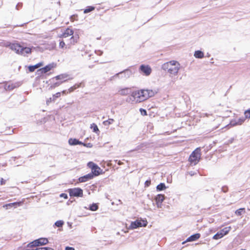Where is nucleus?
<instances>
[{
    "instance_id": "16",
    "label": "nucleus",
    "mask_w": 250,
    "mask_h": 250,
    "mask_svg": "<svg viewBox=\"0 0 250 250\" xmlns=\"http://www.w3.org/2000/svg\"><path fill=\"white\" fill-rule=\"evenodd\" d=\"M200 234L197 233L191 235L188 237L186 240L187 242H192L197 240L200 237Z\"/></svg>"
},
{
    "instance_id": "8",
    "label": "nucleus",
    "mask_w": 250,
    "mask_h": 250,
    "mask_svg": "<svg viewBox=\"0 0 250 250\" xmlns=\"http://www.w3.org/2000/svg\"><path fill=\"white\" fill-rule=\"evenodd\" d=\"M68 192L71 197H81L83 196V190L79 188H70L68 189Z\"/></svg>"
},
{
    "instance_id": "4",
    "label": "nucleus",
    "mask_w": 250,
    "mask_h": 250,
    "mask_svg": "<svg viewBox=\"0 0 250 250\" xmlns=\"http://www.w3.org/2000/svg\"><path fill=\"white\" fill-rule=\"evenodd\" d=\"M48 243L49 241L47 238L42 237L36 239L29 243L28 244H27V247L30 249H33L35 247L45 245Z\"/></svg>"
},
{
    "instance_id": "48",
    "label": "nucleus",
    "mask_w": 250,
    "mask_h": 250,
    "mask_svg": "<svg viewBox=\"0 0 250 250\" xmlns=\"http://www.w3.org/2000/svg\"><path fill=\"white\" fill-rule=\"evenodd\" d=\"M83 146H86L87 147H91L92 145L90 143L85 144V145H83Z\"/></svg>"
},
{
    "instance_id": "23",
    "label": "nucleus",
    "mask_w": 250,
    "mask_h": 250,
    "mask_svg": "<svg viewBox=\"0 0 250 250\" xmlns=\"http://www.w3.org/2000/svg\"><path fill=\"white\" fill-rule=\"evenodd\" d=\"M118 92L121 95L125 96L130 93V89L129 88L126 87L121 89L118 91Z\"/></svg>"
},
{
    "instance_id": "37",
    "label": "nucleus",
    "mask_w": 250,
    "mask_h": 250,
    "mask_svg": "<svg viewBox=\"0 0 250 250\" xmlns=\"http://www.w3.org/2000/svg\"><path fill=\"white\" fill-rule=\"evenodd\" d=\"M114 121L113 119H109L108 120L105 121L104 122V125H108L111 124Z\"/></svg>"
},
{
    "instance_id": "13",
    "label": "nucleus",
    "mask_w": 250,
    "mask_h": 250,
    "mask_svg": "<svg viewBox=\"0 0 250 250\" xmlns=\"http://www.w3.org/2000/svg\"><path fill=\"white\" fill-rule=\"evenodd\" d=\"M94 177L93 176V175L89 173L87 174H86L83 176L80 177L78 180L80 183H83L89 181L91 179H92Z\"/></svg>"
},
{
    "instance_id": "7",
    "label": "nucleus",
    "mask_w": 250,
    "mask_h": 250,
    "mask_svg": "<svg viewBox=\"0 0 250 250\" xmlns=\"http://www.w3.org/2000/svg\"><path fill=\"white\" fill-rule=\"evenodd\" d=\"M147 224L146 220H136L135 221L132 222L128 228V229H133L139 227H146Z\"/></svg>"
},
{
    "instance_id": "25",
    "label": "nucleus",
    "mask_w": 250,
    "mask_h": 250,
    "mask_svg": "<svg viewBox=\"0 0 250 250\" xmlns=\"http://www.w3.org/2000/svg\"><path fill=\"white\" fill-rule=\"evenodd\" d=\"M134 93V92H133L131 94V96H128V97H127L126 99V101L128 103H130V102H134L135 101H137V99H138V97H135V95L134 96L133 94Z\"/></svg>"
},
{
    "instance_id": "42",
    "label": "nucleus",
    "mask_w": 250,
    "mask_h": 250,
    "mask_svg": "<svg viewBox=\"0 0 250 250\" xmlns=\"http://www.w3.org/2000/svg\"><path fill=\"white\" fill-rule=\"evenodd\" d=\"M22 6V3L19 2L16 6V9L18 10L20 9V8H21Z\"/></svg>"
},
{
    "instance_id": "55",
    "label": "nucleus",
    "mask_w": 250,
    "mask_h": 250,
    "mask_svg": "<svg viewBox=\"0 0 250 250\" xmlns=\"http://www.w3.org/2000/svg\"><path fill=\"white\" fill-rule=\"evenodd\" d=\"M241 250H246L245 249H241Z\"/></svg>"
},
{
    "instance_id": "40",
    "label": "nucleus",
    "mask_w": 250,
    "mask_h": 250,
    "mask_svg": "<svg viewBox=\"0 0 250 250\" xmlns=\"http://www.w3.org/2000/svg\"><path fill=\"white\" fill-rule=\"evenodd\" d=\"M221 190L222 192L226 193L228 191V187L227 186H223Z\"/></svg>"
},
{
    "instance_id": "15",
    "label": "nucleus",
    "mask_w": 250,
    "mask_h": 250,
    "mask_svg": "<svg viewBox=\"0 0 250 250\" xmlns=\"http://www.w3.org/2000/svg\"><path fill=\"white\" fill-rule=\"evenodd\" d=\"M74 31L73 30L70 29L68 28L66 29L64 32L60 36L61 38H66L69 36H71L73 34Z\"/></svg>"
},
{
    "instance_id": "51",
    "label": "nucleus",
    "mask_w": 250,
    "mask_h": 250,
    "mask_svg": "<svg viewBox=\"0 0 250 250\" xmlns=\"http://www.w3.org/2000/svg\"><path fill=\"white\" fill-rule=\"evenodd\" d=\"M189 174H190L191 176H192V175H194V174L192 173V171H190V172H189Z\"/></svg>"
},
{
    "instance_id": "36",
    "label": "nucleus",
    "mask_w": 250,
    "mask_h": 250,
    "mask_svg": "<svg viewBox=\"0 0 250 250\" xmlns=\"http://www.w3.org/2000/svg\"><path fill=\"white\" fill-rule=\"evenodd\" d=\"M245 212V208H240L235 211V213L236 215L240 216L242 215L243 212Z\"/></svg>"
},
{
    "instance_id": "38",
    "label": "nucleus",
    "mask_w": 250,
    "mask_h": 250,
    "mask_svg": "<svg viewBox=\"0 0 250 250\" xmlns=\"http://www.w3.org/2000/svg\"><path fill=\"white\" fill-rule=\"evenodd\" d=\"M244 114L246 118H250V108L246 110Z\"/></svg>"
},
{
    "instance_id": "44",
    "label": "nucleus",
    "mask_w": 250,
    "mask_h": 250,
    "mask_svg": "<svg viewBox=\"0 0 250 250\" xmlns=\"http://www.w3.org/2000/svg\"><path fill=\"white\" fill-rule=\"evenodd\" d=\"M48 247L36 248L33 250H48Z\"/></svg>"
},
{
    "instance_id": "5",
    "label": "nucleus",
    "mask_w": 250,
    "mask_h": 250,
    "mask_svg": "<svg viewBox=\"0 0 250 250\" xmlns=\"http://www.w3.org/2000/svg\"><path fill=\"white\" fill-rule=\"evenodd\" d=\"M200 151V148L198 147L191 153L188 159V161L191 164L195 165L199 162L201 158Z\"/></svg>"
},
{
    "instance_id": "20",
    "label": "nucleus",
    "mask_w": 250,
    "mask_h": 250,
    "mask_svg": "<svg viewBox=\"0 0 250 250\" xmlns=\"http://www.w3.org/2000/svg\"><path fill=\"white\" fill-rule=\"evenodd\" d=\"M81 86H82V87L84 86V84L82 82L80 83H76V84H74L73 86L70 87L68 89V91L67 92V93H71V92H73V91H74L77 88L80 87Z\"/></svg>"
},
{
    "instance_id": "41",
    "label": "nucleus",
    "mask_w": 250,
    "mask_h": 250,
    "mask_svg": "<svg viewBox=\"0 0 250 250\" xmlns=\"http://www.w3.org/2000/svg\"><path fill=\"white\" fill-rule=\"evenodd\" d=\"M151 184V180L149 179V180H147L146 181L145 183V187H148Z\"/></svg>"
},
{
    "instance_id": "39",
    "label": "nucleus",
    "mask_w": 250,
    "mask_h": 250,
    "mask_svg": "<svg viewBox=\"0 0 250 250\" xmlns=\"http://www.w3.org/2000/svg\"><path fill=\"white\" fill-rule=\"evenodd\" d=\"M139 110L142 115H147V111L146 109L141 108Z\"/></svg>"
},
{
    "instance_id": "46",
    "label": "nucleus",
    "mask_w": 250,
    "mask_h": 250,
    "mask_svg": "<svg viewBox=\"0 0 250 250\" xmlns=\"http://www.w3.org/2000/svg\"><path fill=\"white\" fill-rule=\"evenodd\" d=\"M234 139L233 138H231V139H230L228 141L227 144H229L232 143L233 141H234Z\"/></svg>"
},
{
    "instance_id": "54",
    "label": "nucleus",
    "mask_w": 250,
    "mask_h": 250,
    "mask_svg": "<svg viewBox=\"0 0 250 250\" xmlns=\"http://www.w3.org/2000/svg\"><path fill=\"white\" fill-rule=\"evenodd\" d=\"M90 68H91L92 66H89Z\"/></svg>"
},
{
    "instance_id": "10",
    "label": "nucleus",
    "mask_w": 250,
    "mask_h": 250,
    "mask_svg": "<svg viewBox=\"0 0 250 250\" xmlns=\"http://www.w3.org/2000/svg\"><path fill=\"white\" fill-rule=\"evenodd\" d=\"M54 67V63H53L49 64L46 65L45 66L39 69L38 70V72H40V73H39L38 74H45V73L48 72V71H49L50 70H51Z\"/></svg>"
},
{
    "instance_id": "34",
    "label": "nucleus",
    "mask_w": 250,
    "mask_h": 250,
    "mask_svg": "<svg viewBox=\"0 0 250 250\" xmlns=\"http://www.w3.org/2000/svg\"><path fill=\"white\" fill-rule=\"evenodd\" d=\"M90 127L91 129H93V131L94 132L97 133L98 132H100L97 125L94 123H93L91 125Z\"/></svg>"
},
{
    "instance_id": "49",
    "label": "nucleus",
    "mask_w": 250,
    "mask_h": 250,
    "mask_svg": "<svg viewBox=\"0 0 250 250\" xmlns=\"http://www.w3.org/2000/svg\"><path fill=\"white\" fill-rule=\"evenodd\" d=\"M5 181L3 178H1L0 180V185H3L5 184Z\"/></svg>"
},
{
    "instance_id": "33",
    "label": "nucleus",
    "mask_w": 250,
    "mask_h": 250,
    "mask_svg": "<svg viewBox=\"0 0 250 250\" xmlns=\"http://www.w3.org/2000/svg\"><path fill=\"white\" fill-rule=\"evenodd\" d=\"M87 166L88 167L91 168V170L92 169H93L94 167H96V168H97V167H98V165L97 164H95L94 163H93V162H88L87 163Z\"/></svg>"
},
{
    "instance_id": "26",
    "label": "nucleus",
    "mask_w": 250,
    "mask_h": 250,
    "mask_svg": "<svg viewBox=\"0 0 250 250\" xmlns=\"http://www.w3.org/2000/svg\"><path fill=\"white\" fill-rule=\"evenodd\" d=\"M194 56L196 58L201 59L204 57V53L200 50L195 51Z\"/></svg>"
},
{
    "instance_id": "43",
    "label": "nucleus",
    "mask_w": 250,
    "mask_h": 250,
    "mask_svg": "<svg viewBox=\"0 0 250 250\" xmlns=\"http://www.w3.org/2000/svg\"><path fill=\"white\" fill-rule=\"evenodd\" d=\"M65 42H63V41H61L60 42L59 46L60 48H62L65 46Z\"/></svg>"
},
{
    "instance_id": "24",
    "label": "nucleus",
    "mask_w": 250,
    "mask_h": 250,
    "mask_svg": "<svg viewBox=\"0 0 250 250\" xmlns=\"http://www.w3.org/2000/svg\"><path fill=\"white\" fill-rule=\"evenodd\" d=\"M17 87V85L14 83L7 84L4 85V89L7 91H11Z\"/></svg>"
},
{
    "instance_id": "19",
    "label": "nucleus",
    "mask_w": 250,
    "mask_h": 250,
    "mask_svg": "<svg viewBox=\"0 0 250 250\" xmlns=\"http://www.w3.org/2000/svg\"><path fill=\"white\" fill-rule=\"evenodd\" d=\"M43 65V63L42 62H39L35 65H29L28 67V70L29 72H34L36 69L39 68L40 67H41V66H42Z\"/></svg>"
},
{
    "instance_id": "35",
    "label": "nucleus",
    "mask_w": 250,
    "mask_h": 250,
    "mask_svg": "<svg viewBox=\"0 0 250 250\" xmlns=\"http://www.w3.org/2000/svg\"><path fill=\"white\" fill-rule=\"evenodd\" d=\"M63 224H64V222L63 221H62V220H59V221H57L55 223L54 225L57 227L61 228V227H62Z\"/></svg>"
},
{
    "instance_id": "27",
    "label": "nucleus",
    "mask_w": 250,
    "mask_h": 250,
    "mask_svg": "<svg viewBox=\"0 0 250 250\" xmlns=\"http://www.w3.org/2000/svg\"><path fill=\"white\" fill-rule=\"evenodd\" d=\"M68 75L66 74H62L59 75H58L56 76L55 77L52 78V81H53L55 79L56 80H63L64 79H65L67 77Z\"/></svg>"
},
{
    "instance_id": "21",
    "label": "nucleus",
    "mask_w": 250,
    "mask_h": 250,
    "mask_svg": "<svg viewBox=\"0 0 250 250\" xmlns=\"http://www.w3.org/2000/svg\"><path fill=\"white\" fill-rule=\"evenodd\" d=\"M61 92H57L55 94H54L52 96V98H50L47 99L46 101L47 104H49L52 101H55L56 99L61 96Z\"/></svg>"
},
{
    "instance_id": "53",
    "label": "nucleus",
    "mask_w": 250,
    "mask_h": 250,
    "mask_svg": "<svg viewBox=\"0 0 250 250\" xmlns=\"http://www.w3.org/2000/svg\"><path fill=\"white\" fill-rule=\"evenodd\" d=\"M65 92H66V91H65V90H63V91H62V92L63 93H65Z\"/></svg>"
},
{
    "instance_id": "2",
    "label": "nucleus",
    "mask_w": 250,
    "mask_h": 250,
    "mask_svg": "<svg viewBox=\"0 0 250 250\" xmlns=\"http://www.w3.org/2000/svg\"><path fill=\"white\" fill-rule=\"evenodd\" d=\"M6 46L9 47L11 50L15 51L16 53L25 55L31 53V49L27 47H23L18 43H6Z\"/></svg>"
},
{
    "instance_id": "6",
    "label": "nucleus",
    "mask_w": 250,
    "mask_h": 250,
    "mask_svg": "<svg viewBox=\"0 0 250 250\" xmlns=\"http://www.w3.org/2000/svg\"><path fill=\"white\" fill-rule=\"evenodd\" d=\"M132 74L133 73L132 71L129 68H127L122 71L116 73L111 78L110 80H112V79L117 78L120 79L126 80L130 78Z\"/></svg>"
},
{
    "instance_id": "52",
    "label": "nucleus",
    "mask_w": 250,
    "mask_h": 250,
    "mask_svg": "<svg viewBox=\"0 0 250 250\" xmlns=\"http://www.w3.org/2000/svg\"><path fill=\"white\" fill-rule=\"evenodd\" d=\"M48 250H54L53 249L48 247Z\"/></svg>"
},
{
    "instance_id": "9",
    "label": "nucleus",
    "mask_w": 250,
    "mask_h": 250,
    "mask_svg": "<svg viewBox=\"0 0 250 250\" xmlns=\"http://www.w3.org/2000/svg\"><path fill=\"white\" fill-rule=\"evenodd\" d=\"M230 230V227H226L219 231L217 232L214 236L212 238L215 240H217L222 238L224 236L227 234Z\"/></svg>"
},
{
    "instance_id": "11",
    "label": "nucleus",
    "mask_w": 250,
    "mask_h": 250,
    "mask_svg": "<svg viewBox=\"0 0 250 250\" xmlns=\"http://www.w3.org/2000/svg\"><path fill=\"white\" fill-rule=\"evenodd\" d=\"M165 195L162 194H159L155 197V200L156 201L158 208H162V204L165 199Z\"/></svg>"
},
{
    "instance_id": "29",
    "label": "nucleus",
    "mask_w": 250,
    "mask_h": 250,
    "mask_svg": "<svg viewBox=\"0 0 250 250\" xmlns=\"http://www.w3.org/2000/svg\"><path fill=\"white\" fill-rule=\"evenodd\" d=\"M166 188V185L164 183H161L157 185L156 187V189L157 191H162Z\"/></svg>"
},
{
    "instance_id": "3",
    "label": "nucleus",
    "mask_w": 250,
    "mask_h": 250,
    "mask_svg": "<svg viewBox=\"0 0 250 250\" xmlns=\"http://www.w3.org/2000/svg\"><path fill=\"white\" fill-rule=\"evenodd\" d=\"M155 92L152 90L149 89H142L138 91H134L133 94L135 97H138V99H137L136 103L141 102L144 101L150 97H152L154 96Z\"/></svg>"
},
{
    "instance_id": "31",
    "label": "nucleus",
    "mask_w": 250,
    "mask_h": 250,
    "mask_svg": "<svg viewBox=\"0 0 250 250\" xmlns=\"http://www.w3.org/2000/svg\"><path fill=\"white\" fill-rule=\"evenodd\" d=\"M95 7L93 6H88L86 7V8L84 10L83 13L84 14H86L89 13L95 9Z\"/></svg>"
},
{
    "instance_id": "28",
    "label": "nucleus",
    "mask_w": 250,
    "mask_h": 250,
    "mask_svg": "<svg viewBox=\"0 0 250 250\" xmlns=\"http://www.w3.org/2000/svg\"><path fill=\"white\" fill-rule=\"evenodd\" d=\"M79 37L78 35L72 36L70 39V42L71 44H74L77 42Z\"/></svg>"
},
{
    "instance_id": "32",
    "label": "nucleus",
    "mask_w": 250,
    "mask_h": 250,
    "mask_svg": "<svg viewBox=\"0 0 250 250\" xmlns=\"http://www.w3.org/2000/svg\"><path fill=\"white\" fill-rule=\"evenodd\" d=\"M66 80H64L62 82H58L53 83L51 85H50L49 89H53L57 86H59L61 84H62L63 82H65Z\"/></svg>"
},
{
    "instance_id": "12",
    "label": "nucleus",
    "mask_w": 250,
    "mask_h": 250,
    "mask_svg": "<svg viewBox=\"0 0 250 250\" xmlns=\"http://www.w3.org/2000/svg\"><path fill=\"white\" fill-rule=\"evenodd\" d=\"M140 70L146 76H148L151 72V68L148 65L142 64L140 66Z\"/></svg>"
},
{
    "instance_id": "45",
    "label": "nucleus",
    "mask_w": 250,
    "mask_h": 250,
    "mask_svg": "<svg viewBox=\"0 0 250 250\" xmlns=\"http://www.w3.org/2000/svg\"><path fill=\"white\" fill-rule=\"evenodd\" d=\"M60 196L61 197H63L64 198V199H67L68 198V196L65 193H62L61 195H60Z\"/></svg>"
},
{
    "instance_id": "17",
    "label": "nucleus",
    "mask_w": 250,
    "mask_h": 250,
    "mask_svg": "<svg viewBox=\"0 0 250 250\" xmlns=\"http://www.w3.org/2000/svg\"><path fill=\"white\" fill-rule=\"evenodd\" d=\"M21 205V202H13L9 204H7L3 206V208H5L6 209L14 207L17 208V206H20Z\"/></svg>"
},
{
    "instance_id": "50",
    "label": "nucleus",
    "mask_w": 250,
    "mask_h": 250,
    "mask_svg": "<svg viewBox=\"0 0 250 250\" xmlns=\"http://www.w3.org/2000/svg\"><path fill=\"white\" fill-rule=\"evenodd\" d=\"M75 16V15H74L71 16L70 19H71V21H73V18H74Z\"/></svg>"
},
{
    "instance_id": "30",
    "label": "nucleus",
    "mask_w": 250,
    "mask_h": 250,
    "mask_svg": "<svg viewBox=\"0 0 250 250\" xmlns=\"http://www.w3.org/2000/svg\"><path fill=\"white\" fill-rule=\"evenodd\" d=\"M89 209L92 211H96L98 209V205L96 203H93L90 205Z\"/></svg>"
},
{
    "instance_id": "18",
    "label": "nucleus",
    "mask_w": 250,
    "mask_h": 250,
    "mask_svg": "<svg viewBox=\"0 0 250 250\" xmlns=\"http://www.w3.org/2000/svg\"><path fill=\"white\" fill-rule=\"evenodd\" d=\"M102 170L101 168L98 166L97 168L94 167L93 169L91 170V172L90 173L93 175V176L94 177L95 176H97L99 175L101 173V171Z\"/></svg>"
},
{
    "instance_id": "47",
    "label": "nucleus",
    "mask_w": 250,
    "mask_h": 250,
    "mask_svg": "<svg viewBox=\"0 0 250 250\" xmlns=\"http://www.w3.org/2000/svg\"><path fill=\"white\" fill-rule=\"evenodd\" d=\"M65 250H75V249L73 247L67 246L65 247Z\"/></svg>"
},
{
    "instance_id": "1",
    "label": "nucleus",
    "mask_w": 250,
    "mask_h": 250,
    "mask_svg": "<svg viewBox=\"0 0 250 250\" xmlns=\"http://www.w3.org/2000/svg\"><path fill=\"white\" fill-rule=\"evenodd\" d=\"M180 68L179 63L175 61H171L164 63L162 65V69L167 71L170 75L176 76L177 75Z\"/></svg>"
},
{
    "instance_id": "14",
    "label": "nucleus",
    "mask_w": 250,
    "mask_h": 250,
    "mask_svg": "<svg viewBox=\"0 0 250 250\" xmlns=\"http://www.w3.org/2000/svg\"><path fill=\"white\" fill-rule=\"evenodd\" d=\"M68 144L71 146H76V145H85V143H83L80 141L79 140L76 138H70L68 140Z\"/></svg>"
},
{
    "instance_id": "22",
    "label": "nucleus",
    "mask_w": 250,
    "mask_h": 250,
    "mask_svg": "<svg viewBox=\"0 0 250 250\" xmlns=\"http://www.w3.org/2000/svg\"><path fill=\"white\" fill-rule=\"evenodd\" d=\"M245 121L244 118H239L237 121H231L230 123V125L231 126H235L236 125H241Z\"/></svg>"
}]
</instances>
